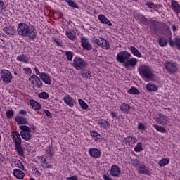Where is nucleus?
Instances as JSON below:
<instances>
[{"label": "nucleus", "instance_id": "0eeeda50", "mask_svg": "<svg viewBox=\"0 0 180 180\" xmlns=\"http://www.w3.org/2000/svg\"><path fill=\"white\" fill-rule=\"evenodd\" d=\"M131 57V54L127 51H122L118 52L116 56V60L121 64H124L129 58Z\"/></svg>", "mask_w": 180, "mask_h": 180}, {"label": "nucleus", "instance_id": "3c124183", "mask_svg": "<svg viewBox=\"0 0 180 180\" xmlns=\"http://www.w3.org/2000/svg\"><path fill=\"white\" fill-rule=\"evenodd\" d=\"M22 70L24 74H25V75H32V68L27 67V68H22Z\"/></svg>", "mask_w": 180, "mask_h": 180}, {"label": "nucleus", "instance_id": "bf43d9fd", "mask_svg": "<svg viewBox=\"0 0 180 180\" xmlns=\"http://www.w3.org/2000/svg\"><path fill=\"white\" fill-rule=\"evenodd\" d=\"M157 120H158V122L159 123V124H162L163 126H165V124H168L167 122H166L165 121L162 120L159 117H158Z\"/></svg>", "mask_w": 180, "mask_h": 180}, {"label": "nucleus", "instance_id": "a878e982", "mask_svg": "<svg viewBox=\"0 0 180 180\" xmlns=\"http://www.w3.org/2000/svg\"><path fill=\"white\" fill-rule=\"evenodd\" d=\"M124 141L128 146H133L137 143V138L134 136H127L124 138Z\"/></svg>", "mask_w": 180, "mask_h": 180}, {"label": "nucleus", "instance_id": "f257e3e1", "mask_svg": "<svg viewBox=\"0 0 180 180\" xmlns=\"http://www.w3.org/2000/svg\"><path fill=\"white\" fill-rule=\"evenodd\" d=\"M17 32L19 36L27 37L32 41L37 37V33L34 26L28 25L26 22H20L17 26Z\"/></svg>", "mask_w": 180, "mask_h": 180}, {"label": "nucleus", "instance_id": "2f4dec72", "mask_svg": "<svg viewBox=\"0 0 180 180\" xmlns=\"http://www.w3.org/2000/svg\"><path fill=\"white\" fill-rule=\"evenodd\" d=\"M82 78H89V79H91V78H92V73L91 72V70L84 69L82 70Z\"/></svg>", "mask_w": 180, "mask_h": 180}, {"label": "nucleus", "instance_id": "5fc2aeb1", "mask_svg": "<svg viewBox=\"0 0 180 180\" xmlns=\"http://www.w3.org/2000/svg\"><path fill=\"white\" fill-rule=\"evenodd\" d=\"M43 168H44V169H51L53 168V165L49 164V162H46L44 164L42 165Z\"/></svg>", "mask_w": 180, "mask_h": 180}, {"label": "nucleus", "instance_id": "20e7f679", "mask_svg": "<svg viewBox=\"0 0 180 180\" xmlns=\"http://www.w3.org/2000/svg\"><path fill=\"white\" fill-rule=\"evenodd\" d=\"M28 80L32 84V85L34 86V88H37L38 89H43L44 87V84H43V82H41V79L34 74L30 76Z\"/></svg>", "mask_w": 180, "mask_h": 180}, {"label": "nucleus", "instance_id": "423d86ee", "mask_svg": "<svg viewBox=\"0 0 180 180\" xmlns=\"http://www.w3.org/2000/svg\"><path fill=\"white\" fill-rule=\"evenodd\" d=\"M93 41L95 44H97V46H101V49L104 50H109V49H110V44L105 38L101 37H95Z\"/></svg>", "mask_w": 180, "mask_h": 180}, {"label": "nucleus", "instance_id": "4d7b16f0", "mask_svg": "<svg viewBox=\"0 0 180 180\" xmlns=\"http://www.w3.org/2000/svg\"><path fill=\"white\" fill-rule=\"evenodd\" d=\"M146 6H147L148 8H150V9L154 8V6H155V5L154 4V3H153L152 1H146L145 3Z\"/></svg>", "mask_w": 180, "mask_h": 180}, {"label": "nucleus", "instance_id": "aec40b11", "mask_svg": "<svg viewBox=\"0 0 180 180\" xmlns=\"http://www.w3.org/2000/svg\"><path fill=\"white\" fill-rule=\"evenodd\" d=\"M130 109L131 107L129 104L122 103L120 105V110L122 113H124V115H129V113H130Z\"/></svg>", "mask_w": 180, "mask_h": 180}, {"label": "nucleus", "instance_id": "052dcab7", "mask_svg": "<svg viewBox=\"0 0 180 180\" xmlns=\"http://www.w3.org/2000/svg\"><path fill=\"white\" fill-rule=\"evenodd\" d=\"M34 71H35L36 75H38L39 77L44 72H41L40 70H39V68H34Z\"/></svg>", "mask_w": 180, "mask_h": 180}, {"label": "nucleus", "instance_id": "9d476101", "mask_svg": "<svg viewBox=\"0 0 180 180\" xmlns=\"http://www.w3.org/2000/svg\"><path fill=\"white\" fill-rule=\"evenodd\" d=\"M138 174H142L143 175H148V176H151L153 172H151V169L148 168L146 166V165L139 164L137 169Z\"/></svg>", "mask_w": 180, "mask_h": 180}, {"label": "nucleus", "instance_id": "0e129e2a", "mask_svg": "<svg viewBox=\"0 0 180 180\" xmlns=\"http://www.w3.org/2000/svg\"><path fill=\"white\" fill-rule=\"evenodd\" d=\"M39 160H40V162L42 163V165L46 162V158L43 157V156H39Z\"/></svg>", "mask_w": 180, "mask_h": 180}, {"label": "nucleus", "instance_id": "79ce46f5", "mask_svg": "<svg viewBox=\"0 0 180 180\" xmlns=\"http://www.w3.org/2000/svg\"><path fill=\"white\" fill-rule=\"evenodd\" d=\"M143 150L144 149L143 148V143L141 142L138 143L134 148L135 153H141Z\"/></svg>", "mask_w": 180, "mask_h": 180}, {"label": "nucleus", "instance_id": "a19ab883", "mask_svg": "<svg viewBox=\"0 0 180 180\" xmlns=\"http://www.w3.org/2000/svg\"><path fill=\"white\" fill-rule=\"evenodd\" d=\"M78 102L82 109H83V110H86V109H88L89 108L88 104L84 100L79 98Z\"/></svg>", "mask_w": 180, "mask_h": 180}, {"label": "nucleus", "instance_id": "09e8293b", "mask_svg": "<svg viewBox=\"0 0 180 180\" xmlns=\"http://www.w3.org/2000/svg\"><path fill=\"white\" fill-rule=\"evenodd\" d=\"M158 117L160 119H161L162 120H163V122H165L166 123H169V120H168V117L165 116L164 114L162 113H159L158 115Z\"/></svg>", "mask_w": 180, "mask_h": 180}, {"label": "nucleus", "instance_id": "338daca9", "mask_svg": "<svg viewBox=\"0 0 180 180\" xmlns=\"http://www.w3.org/2000/svg\"><path fill=\"white\" fill-rule=\"evenodd\" d=\"M4 161H5V157L2 153H0V164H1V162H4Z\"/></svg>", "mask_w": 180, "mask_h": 180}, {"label": "nucleus", "instance_id": "393cba45", "mask_svg": "<svg viewBox=\"0 0 180 180\" xmlns=\"http://www.w3.org/2000/svg\"><path fill=\"white\" fill-rule=\"evenodd\" d=\"M146 88L148 92H157L158 91V86L152 82L146 84Z\"/></svg>", "mask_w": 180, "mask_h": 180}, {"label": "nucleus", "instance_id": "8fccbe9b", "mask_svg": "<svg viewBox=\"0 0 180 180\" xmlns=\"http://www.w3.org/2000/svg\"><path fill=\"white\" fill-rule=\"evenodd\" d=\"M13 115H15V112L12 110H8L6 112V116L7 119H12Z\"/></svg>", "mask_w": 180, "mask_h": 180}, {"label": "nucleus", "instance_id": "f03ea898", "mask_svg": "<svg viewBox=\"0 0 180 180\" xmlns=\"http://www.w3.org/2000/svg\"><path fill=\"white\" fill-rule=\"evenodd\" d=\"M11 139L14 143V147L16 153L19 157H25V151L23 150V146H22V138H20V134L18 131H14L11 133Z\"/></svg>", "mask_w": 180, "mask_h": 180}, {"label": "nucleus", "instance_id": "bb28decb", "mask_svg": "<svg viewBox=\"0 0 180 180\" xmlns=\"http://www.w3.org/2000/svg\"><path fill=\"white\" fill-rule=\"evenodd\" d=\"M158 43L160 47H167L168 46V41L165 37L160 36L158 39Z\"/></svg>", "mask_w": 180, "mask_h": 180}, {"label": "nucleus", "instance_id": "864d4df0", "mask_svg": "<svg viewBox=\"0 0 180 180\" xmlns=\"http://www.w3.org/2000/svg\"><path fill=\"white\" fill-rule=\"evenodd\" d=\"M137 129L143 131V130H146V126L143 122H139L137 125Z\"/></svg>", "mask_w": 180, "mask_h": 180}, {"label": "nucleus", "instance_id": "1a4fd4ad", "mask_svg": "<svg viewBox=\"0 0 180 180\" xmlns=\"http://www.w3.org/2000/svg\"><path fill=\"white\" fill-rule=\"evenodd\" d=\"M165 70L169 74H175L178 71L176 63L172 61H166L164 64Z\"/></svg>", "mask_w": 180, "mask_h": 180}, {"label": "nucleus", "instance_id": "37998d69", "mask_svg": "<svg viewBox=\"0 0 180 180\" xmlns=\"http://www.w3.org/2000/svg\"><path fill=\"white\" fill-rule=\"evenodd\" d=\"M14 164L16 168H20V169H21L22 171H25V166L23 165V163L20 160H15L14 162Z\"/></svg>", "mask_w": 180, "mask_h": 180}, {"label": "nucleus", "instance_id": "72a5a7b5", "mask_svg": "<svg viewBox=\"0 0 180 180\" xmlns=\"http://www.w3.org/2000/svg\"><path fill=\"white\" fill-rule=\"evenodd\" d=\"M152 126L153 127H154V129H155L156 131H158V133H167V129H165V127H163L158 124H153Z\"/></svg>", "mask_w": 180, "mask_h": 180}, {"label": "nucleus", "instance_id": "39448f33", "mask_svg": "<svg viewBox=\"0 0 180 180\" xmlns=\"http://www.w3.org/2000/svg\"><path fill=\"white\" fill-rule=\"evenodd\" d=\"M0 75L1 78V81H3L4 84H11L12 82V79H13V76L11 71L6 69H3L0 72Z\"/></svg>", "mask_w": 180, "mask_h": 180}, {"label": "nucleus", "instance_id": "ea45409f", "mask_svg": "<svg viewBox=\"0 0 180 180\" xmlns=\"http://www.w3.org/2000/svg\"><path fill=\"white\" fill-rule=\"evenodd\" d=\"M52 43H54L58 47H63V41L58 38L53 37L51 39Z\"/></svg>", "mask_w": 180, "mask_h": 180}, {"label": "nucleus", "instance_id": "e433bc0d", "mask_svg": "<svg viewBox=\"0 0 180 180\" xmlns=\"http://www.w3.org/2000/svg\"><path fill=\"white\" fill-rule=\"evenodd\" d=\"M168 164H169V159L168 158H164L158 162L160 167H165V165H168Z\"/></svg>", "mask_w": 180, "mask_h": 180}, {"label": "nucleus", "instance_id": "9b49d317", "mask_svg": "<svg viewBox=\"0 0 180 180\" xmlns=\"http://www.w3.org/2000/svg\"><path fill=\"white\" fill-rule=\"evenodd\" d=\"M139 60L136 58H129L128 60L123 64L124 68L127 70H131V68H135L137 65Z\"/></svg>", "mask_w": 180, "mask_h": 180}, {"label": "nucleus", "instance_id": "ddd939ff", "mask_svg": "<svg viewBox=\"0 0 180 180\" xmlns=\"http://www.w3.org/2000/svg\"><path fill=\"white\" fill-rule=\"evenodd\" d=\"M136 20H138L139 23L141 26H148V23H150V20L146 17V15H143V14H139L136 16Z\"/></svg>", "mask_w": 180, "mask_h": 180}, {"label": "nucleus", "instance_id": "5701e85b", "mask_svg": "<svg viewBox=\"0 0 180 180\" xmlns=\"http://www.w3.org/2000/svg\"><path fill=\"white\" fill-rule=\"evenodd\" d=\"M90 134L96 143H101L102 141V136H101V134H99L98 132L91 131Z\"/></svg>", "mask_w": 180, "mask_h": 180}, {"label": "nucleus", "instance_id": "e2e57ef3", "mask_svg": "<svg viewBox=\"0 0 180 180\" xmlns=\"http://www.w3.org/2000/svg\"><path fill=\"white\" fill-rule=\"evenodd\" d=\"M132 165L133 167H139V160H132Z\"/></svg>", "mask_w": 180, "mask_h": 180}, {"label": "nucleus", "instance_id": "7c9ffc66", "mask_svg": "<svg viewBox=\"0 0 180 180\" xmlns=\"http://www.w3.org/2000/svg\"><path fill=\"white\" fill-rule=\"evenodd\" d=\"M130 51L131 54H133V56H135V57H138L139 58H141V57H143V55H141V53H140V51H139L137 48L134 46H131Z\"/></svg>", "mask_w": 180, "mask_h": 180}, {"label": "nucleus", "instance_id": "680f3d73", "mask_svg": "<svg viewBox=\"0 0 180 180\" xmlns=\"http://www.w3.org/2000/svg\"><path fill=\"white\" fill-rule=\"evenodd\" d=\"M66 180H78V176L74 175L73 176L66 177Z\"/></svg>", "mask_w": 180, "mask_h": 180}, {"label": "nucleus", "instance_id": "b1692460", "mask_svg": "<svg viewBox=\"0 0 180 180\" xmlns=\"http://www.w3.org/2000/svg\"><path fill=\"white\" fill-rule=\"evenodd\" d=\"M168 43L170 47H174V46L178 50H180V38H175L174 40L169 39L168 40Z\"/></svg>", "mask_w": 180, "mask_h": 180}, {"label": "nucleus", "instance_id": "6e6d98bb", "mask_svg": "<svg viewBox=\"0 0 180 180\" xmlns=\"http://www.w3.org/2000/svg\"><path fill=\"white\" fill-rule=\"evenodd\" d=\"M46 153L49 157H53V155H54V150L53 148H51V146H50L49 148L46 150Z\"/></svg>", "mask_w": 180, "mask_h": 180}, {"label": "nucleus", "instance_id": "6ab92c4d", "mask_svg": "<svg viewBox=\"0 0 180 180\" xmlns=\"http://www.w3.org/2000/svg\"><path fill=\"white\" fill-rule=\"evenodd\" d=\"M98 123L101 125V129L104 130H109L110 129V122L105 119H101L98 120Z\"/></svg>", "mask_w": 180, "mask_h": 180}, {"label": "nucleus", "instance_id": "f3484780", "mask_svg": "<svg viewBox=\"0 0 180 180\" xmlns=\"http://www.w3.org/2000/svg\"><path fill=\"white\" fill-rule=\"evenodd\" d=\"M39 78L46 84V85H51V78L48 73L44 72Z\"/></svg>", "mask_w": 180, "mask_h": 180}, {"label": "nucleus", "instance_id": "412c9836", "mask_svg": "<svg viewBox=\"0 0 180 180\" xmlns=\"http://www.w3.org/2000/svg\"><path fill=\"white\" fill-rule=\"evenodd\" d=\"M98 20L101 22V23H103V25H108V26H112V22L105 15L101 14L98 16Z\"/></svg>", "mask_w": 180, "mask_h": 180}, {"label": "nucleus", "instance_id": "603ef678", "mask_svg": "<svg viewBox=\"0 0 180 180\" xmlns=\"http://www.w3.org/2000/svg\"><path fill=\"white\" fill-rule=\"evenodd\" d=\"M31 169L34 172V174H35L38 176H41V172L39 169H37L36 167L32 166L31 167Z\"/></svg>", "mask_w": 180, "mask_h": 180}, {"label": "nucleus", "instance_id": "c85d7f7f", "mask_svg": "<svg viewBox=\"0 0 180 180\" xmlns=\"http://www.w3.org/2000/svg\"><path fill=\"white\" fill-rule=\"evenodd\" d=\"M82 47L85 50H91L92 46L89 43L88 40L85 38L81 39Z\"/></svg>", "mask_w": 180, "mask_h": 180}, {"label": "nucleus", "instance_id": "f8f14e48", "mask_svg": "<svg viewBox=\"0 0 180 180\" xmlns=\"http://www.w3.org/2000/svg\"><path fill=\"white\" fill-rule=\"evenodd\" d=\"M89 155L91 158H101L102 152L98 148H89Z\"/></svg>", "mask_w": 180, "mask_h": 180}, {"label": "nucleus", "instance_id": "f704fd0d", "mask_svg": "<svg viewBox=\"0 0 180 180\" xmlns=\"http://www.w3.org/2000/svg\"><path fill=\"white\" fill-rule=\"evenodd\" d=\"M16 60L17 61H22V63H29V58L25 54L18 56Z\"/></svg>", "mask_w": 180, "mask_h": 180}, {"label": "nucleus", "instance_id": "c9c22d12", "mask_svg": "<svg viewBox=\"0 0 180 180\" xmlns=\"http://www.w3.org/2000/svg\"><path fill=\"white\" fill-rule=\"evenodd\" d=\"M65 34H66L68 39H70V40H75L76 34L74 31H65Z\"/></svg>", "mask_w": 180, "mask_h": 180}, {"label": "nucleus", "instance_id": "7ed1b4c3", "mask_svg": "<svg viewBox=\"0 0 180 180\" xmlns=\"http://www.w3.org/2000/svg\"><path fill=\"white\" fill-rule=\"evenodd\" d=\"M138 72L143 79H148L150 81L154 78V72H153V69L148 65H140L138 68Z\"/></svg>", "mask_w": 180, "mask_h": 180}, {"label": "nucleus", "instance_id": "2eb2a0df", "mask_svg": "<svg viewBox=\"0 0 180 180\" xmlns=\"http://www.w3.org/2000/svg\"><path fill=\"white\" fill-rule=\"evenodd\" d=\"M3 32L8 36H15L16 34V29L12 25L4 27Z\"/></svg>", "mask_w": 180, "mask_h": 180}, {"label": "nucleus", "instance_id": "473e14b6", "mask_svg": "<svg viewBox=\"0 0 180 180\" xmlns=\"http://www.w3.org/2000/svg\"><path fill=\"white\" fill-rule=\"evenodd\" d=\"M31 132H20V136L25 141H29L32 139V134Z\"/></svg>", "mask_w": 180, "mask_h": 180}, {"label": "nucleus", "instance_id": "13d9d810", "mask_svg": "<svg viewBox=\"0 0 180 180\" xmlns=\"http://www.w3.org/2000/svg\"><path fill=\"white\" fill-rule=\"evenodd\" d=\"M44 112L46 116L49 117V119H51L53 117V115H51V112H50V111H49L48 110H44Z\"/></svg>", "mask_w": 180, "mask_h": 180}, {"label": "nucleus", "instance_id": "a18cd8bd", "mask_svg": "<svg viewBox=\"0 0 180 180\" xmlns=\"http://www.w3.org/2000/svg\"><path fill=\"white\" fill-rule=\"evenodd\" d=\"M38 96L40 99L46 100L48 98H50V94H49V93L46 91H41V93L39 94Z\"/></svg>", "mask_w": 180, "mask_h": 180}, {"label": "nucleus", "instance_id": "dca6fc26", "mask_svg": "<svg viewBox=\"0 0 180 180\" xmlns=\"http://www.w3.org/2000/svg\"><path fill=\"white\" fill-rule=\"evenodd\" d=\"M63 102L65 105H68L69 108H74V99L69 94L63 97Z\"/></svg>", "mask_w": 180, "mask_h": 180}, {"label": "nucleus", "instance_id": "49530a36", "mask_svg": "<svg viewBox=\"0 0 180 180\" xmlns=\"http://www.w3.org/2000/svg\"><path fill=\"white\" fill-rule=\"evenodd\" d=\"M20 130H21L20 133H29L32 132L30 128L26 125L20 126Z\"/></svg>", "mask_w": 180, "mask_h": 180}, {"label": "nucleus", "instance_id": "4c0bfd02", "mask_svg": "<svg viewBox=\"0 0 180 180\" xmlns=\"http://www.w3.org/2000/svg\"><path fill=\"white\" fill-rule=\"evenodd\" d=\"M128 94H130L131 95H140V91L137 89V88L134 86H131L128 91Z\"/></svg>", "mask_w": 180, "mask_h": 180}, {"label": "nucleus", "instance_id": "4be33fe9", "mask_svg": "<svg viewBox=\"0 0 180 180\" xmlns=\"http://www.w3.org/2000/svg\"><path fill=\"white\" fill-rule=\"evenodd\" d=\"M13 174L17 179H23L25 178V172L19 169H14Z\"/></svg>", "mask_w": 180, "mask_h": 180}, {"label": "nucleus", "instance_id": "a211bd4d", "mask_svg": "<svg viewBox=\"0 0 180 180\" xmlns=\"http://www.w3.org/2000/svg\"><path fill=\"white\" fill-rule=\"evenodd\" d=\"M30 105L32 108L33 110H41V104L34 99L30 100Z\"/></svg>", "mask_w": 180, "mask_h": 180}, {"label": "nucleus", "instance_id": "58836bf2", "mask_svg": "<svg viewBox=\"0 0 180 180\" xmlns=\"http://www.w3.org/2000/svg\"><path fill=\"white\" fill-rule=\"evenodd\" d=\"M65 2L69 6H70V8H72L73 9H78L79 8V6H78L75 2L72 1V0H65Z\"/></svg>", "mask_w": 180, "mask_h": 180}, {"label": "nucleus", "instance_id": "69168bd1", "mask_svg": "<svg viewBox=\"0 0 180 180\" xmlns=\"http://www.w3.org/2000/svg\"><path fill=\"white\" fill-rule=\"evenodd\" d=\"M110 116L112 119H117V115H116V112H110Z\"/></svg>", "mask_w": 180, "mask_h": 180}, {"label": "nucleus", "instance_id": "6e6552de", "mask_svg": "<svg viewBox=\"0 0 180 180\" xmlns=\"http://www.w3.org/2000/svg\"><path fill=\"white\" fill-rule=\"evenodd\" d=\"M73 67L77 71H81V70H84V68L86 67V63L79 56H76L73 60Z\"/></svg>", "mask_w": 180, "mask_h": 180}, {"label": "nucleus", "instance_id": "4468645a", "mask_svg": "<svg viewBox=\"0 0 180 180\" xmlns=\"http://www.w3.org/2000/svg\"><path fill=\"white\" fill-rule=\"evenodd\" d=\"M110 174L112 176L119 178L120 176V168H119V166L117 165H113L110 170Z\"/></svg>", "mask_w": 180, "mask_h": 180}, {"label": "nucleus", "instance_id": "de8ad7c7", "mask_svg": "<svg viewBox=\"0 0 180 180\" xmlns=\"http://www.w3.org/2000/svg\"><path fill=\"white\" fill-rule=\"evenodd\" d=\"M65 54L68 61H72V58L74 57V53H72V51H65Z\"/></svg>", "mask_w": 180, "mask_h": 180}, {"label": "nucleus", "instance_id": "c03bdc74", "mask_svg": "<svg viewBox=\"0 0 180 180\" xmlns=\"http://www.w3.org/2000/svg\"><path fill=\"white\" fill-rule=\"evenodd\" d=\"M6 12V6H5V3L4 1L0 0V15H4Z\"/></svg>", "mask_w": 180, "mask_h": 180}, {"label": "nucleus", "instance_id": "774afa93", "mask_svg": "<svg viewBox=\"0 0 180 180\" xmlns=\"http://www.w3.org/2000/svg\"><path fill=\"white\" fill-rule=\"evenodd\" d=\"M103 178L104 180H113L112 178H110L109 176L106 174H103Z\"/></svg>", "mask_w": 180, "mask_h": 180}, {"label": "nucleus", "instance_id": "c756f323", "mask_svg": "<svg viewBox=\"0 0 180 180\" xmlns=\"http://www.w3.org/2000/svg\"><path fill=\"white\" fill-rule=\"evenodd\" d=\"M15 121L18 124H27V119L17 115L15 118Z\"/></svg>", "mask_w": 180, "mask_h": 180}, {"label": "nucleus", "instance_id": "cd10ccee", "mask_svg": "<svg viewBox=\"0 0 180 180\" xmlns=\"http://www.w3.org/2000/svg\"><path fill=\"white\" fill-rule=\"evenodd\" d=\"M171 6L172 9L176 13H180V5L178 4V1L175 0L171 1Z\"/></svg>", "mask_w": 180, "mask_h": 180}]
</instances>
